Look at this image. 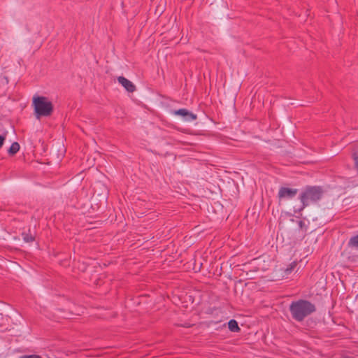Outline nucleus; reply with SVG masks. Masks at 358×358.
<instances>
[{"label": "nucleus", "instance_id": "obj_8", "mask_svg": "<svg viewBox=\"0 0 358 358\" xmlns=\"http://www.w3.org/2000/svg\"><path fill=\"white\" fill-rule=\"evenodd\" d=\"M348 245L349 248H355L358 250V234L352 236L348 243Z\"/></svg>", "mask_w": 358, "mask_h": 358}, {"label": "nucleus", "instance_id": "obj_11", "mask_svg": "<svg viewBox=\"0 0 358 358\" xmlns=\"http://www.w3.org/2000/svg\"><path fill=\"white\" fill-rule=\"evenodd\" d=\"M296 263L295 262L291 263L289 267L285 270L287 273H289L296 267Z\"/></svg>", "mask_w": 358, "mask_h": 358}, {"label": "nucleus", "instance_id": "obj_7", "mask_svg": "<svg viewBox=\"0 0 358 358\" xmlns=\"http://www.w3.org/2000/svg\"><path fill=\"white\" fill-rule=\"evenodd\" d=\"M228 328L232 332H239L241 329L235 320H231L228 322Z\"/></svg>", "mask_w": 358, "mask_h": 358}, {"label": "nucleus", "instance_id": "obj_6", "mask_svg": "<svg viewBox=\"0 0 358 358\" xmlns=\"http://www.w3.org/2000/svg\"><path fill=\"white\" fill-rule=\"evenodd\" d=\"M117 80L120 84L124 87V89L129 92H134L136 88L134 84L123 76H119Z\"/></svg>", "mask_w": 358, "mask_h": 358}, {"label": "nucleus", "instance_id": "obj_2", "mask_svg": "<svg viewBox=\"0 0 358 358\" xmlns=\"http://www.w3.org/2000/svg\"><path fill=\"white\" fill-rule=\"evenodd\" d=\"M32 106L34 115L37 120H40L43 117H50L54 111L52 103L46 96H34Z\"/></svg>", "mask_w": 358, "mask_h": 358}, {"label": "nucleus", "instance_id": "obj_1", "mask_svg": "<svg viewBox=\"0 0 358 358\" xmlns=\"http://www.w3.org/2000/svg\"><path fill=\"white\" fill-rule=\"evenodd\" d=\"M289 311L294 320L302 322L306 317L316 311V307L309 301L299 299L291 303Z\"/></svg>", "mask_w": 358, "mask_h": 358}, {"label": "nucleus", "instance_id": "obj_4", "mask_svg": "<svg viewBox=\"0 0 358 358\" xmlns=\"http://www.w3.org/2000/svg\"><path fill=\"white\" fill-rule=\"evenodd\" d=\"M298 192L297 189H292L282 187L280 188L278 196L280 200L281 199H290L294 198Z\"/></svg>", "mask_w": 358, "mask_h": 358}, {"label": "nucleus", "instance_id": "obj_14", "mask_svg": "<svg viewBox=\"0 0 358 358\" xmlns=\"http://www.w3.org/2000/svg\"><path fill=\"white\" fill-rule=\"evenodd\" d=\"M299 227L301 229L304 226V222L301 220L298 222Z\"/></svg>", "mask_w": 358, "mask_h": 358}, {"label": "nucleus", "instance_id": "obj_13", "mask_svg": "<svg viewBox=\"0 0 358 358\" xmlns=\"http://www.w3.org/2000/svg\"><path fill=\"white\" fill-rule=\"evenodd\" d=\"M5 138V136L0 135V148L3 146Z\"/></svg>", "mask_w": 358, "mask_h": 358}, {"label": "nucleus", "instance_id": "obj_5", "mask_svg": "<svg viewBox=\"0 0 358 358\" xmlns=\"http://www.w3.org/2000/svg\"><path fill=\"white\" fill-rule=\"evenodd\" d=\"M173 113L176 115H180L183 117L185 121L191 122L195 120L196 119V115L189 112L188 110L185 108H180L176 110H174Z\"/></svg>", "mask_w": 358, "mask_h": 358}, {"label": "nucleus", "instance_id": "obj_12", "mask_svg": "<svg viewBox=\"0 0 358 358\" xmlns=\"http://www.w3.org/2000/svg\"><path fill=\"white\" fill-rule=\"evenodd\" d=\"M20 358H42L40 355H23Z\"/></svg>", "mask_w": 358, "mask_h": 358}, {"label": "nucleus", "instance_id": "obj_15", "mask_svg": "<svg viewBox=\"0 0 358 358\" xmlns=\"http://www.w3.org/2000/svg\"><path fill=\"white\" fill-rule=\"evenodd\" d=\"M357 297H358V294H357Z\"/></svg>", "mask_w": 358, "mask_h": 358}, {"label": "nucleus", "instance_id": "obj_10", "mask_svg": "<svg viewBox=\"0 0 358 358\" xmlns=\"http://www.w3.org/2000/svg\"><path fill=\"white\" fill-rule=\"evenodd\" d=\"M23 240L27 243H31L34 241V236L30 233L23 232L22 234Z\"/></svg>", "mask_w": 358, "mask_h": 358}, {"label": "nucleus", "instance_id": "obj_9", "mask_svg": "<svg viewBox=\"0 0 358 358\" xmlns=\"http://www.w3.org/2000/svg\"><path fill=\"white\" fill-rule=\"evenodd\" d=\"M20 150V145L18 143L15 142L12 143L10 148L8 149V153L11 155L17 153Z\"/></svg>", "mask_w": 358, "mask_h": 358}, {"label": "nucleus", "instance_id": "obj_3", "mask_svg": "<svg viewBox=\"0 0 358 358\" xmlns=\"http://www.w3.org/2000/svg\"><path fill=\"white\" fill-rule=\"evenodd\" d=\"M323 189L320 187L308 186L299 196V199L302 203L300 211L312 203H315L320 200L323 196Z\"/></svg>", "mask_w": 358, "mask_h": 358}]
</instances>
